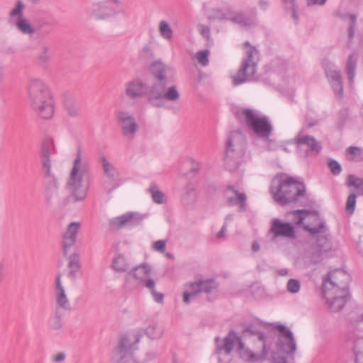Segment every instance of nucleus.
Here are the masks:
<instances>
[{"mask_svg":"<svg viewBox=\"0 0 363 363\" xmlns=\"http://www.w3.org/2000/svg\"><path fill=\"white\" fill-rule=\"evenodd\" d=\"M27 91L30 104L35 113L43 119L54 115V101L46 82L38 77H31L28 82Z\"/></svg>","mask_w":363,"mask_h":363,"instance_id":"1","label":"nucleus"},{"mask_svg":"<svg viewBox=\"0 0 363 363\" xmlns=\"http://www.w3.org/2000/svg\"><path fill=\"white\" fill-rule=\"evenodd\" d=\"M89 162L82 157L81 150L78 149L66 184L67 189L76 201H84L87 196L89 189Z\"/></svg>","mask_w":363,"mask_h":363,"instance_id":"2","label":"nucleus"},{"mask_svg":"<svg viewBox=\"0 0 363 363\" xmlns=\"http://www.w3.org/2000/svg\"><path fill=\"white\" fill-rule=\"evenodd\" d=\"M271 191L276 202L285 205L298 200L304 195L305 186L303 183L287 175L278 177L273 181Z\"/></svg>","mask_w":363,"mask_h":363,"instance_id":"3","label":"nucleus"},{"mask_svg":"<svg viewBox=\"0 0 363 363\" xmlns=\"http://www.w3.org/2000/svg\"><path fill=\"white\" fill-rule=\"evenodd\" d=\"M235 114L237 118L245 123L257 137L267 140L270 136L272 125L265 116L255 110L242 108L237 109Z\"/></svg>","mask_w":363,"mask_h":363,"instance_id":"4","label":"nucleus"},{"mask_svg":"<svg viewBox=\"0 0 363 363\" xmlns=\"http://www.w3.org/2000/svg\"><path fill=\"white\" fill-rule=\"evenodd\" d=\"M245 138L240 131H233L228 137L224 164L229 171L235 170L241 163L245 148Z\"/></svg>","mask_w":363,"mask_h":363,"instance_id":"5","label":"nucleus"},{"mask_svg":"<svg viewBox=\"0 0 363 363\" xmlns=\"http://www.w3.org/2000/svg\"><path fill=\"white\" fill-rule=\"evenodd\" d=\"M219 340V337L215 339L217 344L216 350L217 354L223 352L225 354H230L234 347L237 345L236 351L242 360L249 363H253L259 359L260 355L255 354L246 347L241 337L233 330L230 331L228 335L223 338L222 344L218 343Z\"/></svg>","mask_w":363,"mask_h":363,"instance_id":"6","label":"nucleus"},{"mask_svg":"<svg viewBox=\"0 0 363 363\" xmlns=\"http://www.w3.org/2000/svg\"><path fill=\"white\" fill-rule=\"evenodd\" d=\"M244 45L248 48L246 50V57L242 59L239 70L232 77L234 86L255 79L258 51L255 47L250 46L249 42H245Z\"/></svg>","mask_w":363,"mask_h":363,"instance_id":"7","label":"nucleus"},{"mask_svg":"<svg viewBox=\"0 0 363 363\" xmlns=\"http://www.w3.org/2000/svg\"><path fill=\"white\" fill-rule=\"evenodd\" d=\"M168 82L154 81L147 89L148 101L154 106L161 107L164 101L177 103L180 99V93L176 86H168Z\"/></svg>","mask_w":363,"mask_h":363,"instance_id":"8","label":"nucleus"},{"mask_svg":"<svg viewBox=\"0 0 363 363\" xmlns=\"http://www.w3.org/2000/svg\"><path fill=\"white\" fill-rule=\"evenodd\" d=\"M290 215L296 225H302L303 228L312 235L325 233V223L316 213L308 210H296Z\"/></svg>","mask_w":363,"mask_h":363,"instance_id":"9","label":"nucleus"},{"mask_svg":"<svg viewBox=\"0 0 363 363\" xmlns=\"http://www.w3.org/2000/svg\"><path fill=\"white\" fill-rule=\"evenodd\" d=\"M349 275L341 269L330 272L323 281L322 291L324 297L330 298V291L335 290L342 291L347 289Z\"/></svg>","mask_w":363,"mask_h":363,"instance_id":"10","label":"nucleus"},{"mask_svg":"<svg viewBox=\"0 0 363 363\" xmlns=\"http://www.w3.org/2000/svg\"><path fill=\"white\" fill-rule=\"evenodd\" d=\"M218 283L214 279H200L186 284L184 286V301L190 302L191 298L201 293L211 294L217 291Z\"/></svg>","mask_w":363,"mask_h":363,"instance_id":"11","label":"nucleus"},{"mask_svg":"<svg viewBox=\"0 0 363 363\" xmlns=\"http://www.w3.org/2000/svg\"><path fill=\"white\" fill-rule=\"evenodd\" d=\"M275 329L279 331L277 342V353L289 355L291 359H294L296 351V343L292 332L283 325H277Z\"/></svg>","mask_w":363,"mask_h":363,"instance_id":"12","label":"nucleus"},{"mask_svg":"<svg viewBox=\"0 0 363 363\" xmlns=\"http://www.w3.org/2000/svg\"><path fill=\"white\" fill-rule=\"evenodd\" d=\"M151 272L152 267L150 265L143 264L135 267L129 274H132L134 278L139 280L141 284L150 291L156 302L162 303L164 299V295L155 290V281L152 279L149 278Z\"/></svg>","mask_w":363,"mask_h":363,"instance_id":"13","label":"nucleus"},{"mask_svg":"<svg viewBox=\"0 0 363 363\" xmlns=\"http://www.w3.org/2000/svg\"><path fill=\"white\" fill-rule=\"evenodd\" d=\"M140 335L133 334L130 336H123L121 337L120 344L113 352V359L115 363H136L133 356L126 352L127 350L132 347L131 341H134V344L139 342Z\"/></svg>","mask_w":363,"mask_h":363,"instance_id":"14","label":"nucleus"},{"mask_svg":"<svg viewBox=\"0 0 363 363\" xmlns=\"http://www.w3.org/2000/svg\"><path fill=\"white\" fill-rule=\"evenodd\" d=\"M145 218L146 216L145 214L130 211L110 220L109 226L114 230H119L126 226L135 227L140 225Z\"/></svg>","mask_w":363,"mask_h":363,"instance_id":"15","label":"nucleus"},{"mask_svg":"<svg viewBox=\"0 0 363 363\" xmlns=\"http://www.w3.org/2000/svg\"><path fill=\"white\" fill-rule=\"evenodd\" d=\"M124 94L131 100L143 98L147 94V85L142 79H133L125 83Z\"/></svg>","mask_w":363,"mask_h":363,"instance_id":"16","label":"nucleus"},{"mask_svg":"<svg viewBox=\"0 0 363 363\" xmlns=\"http://www.w3.org/2000/svg\"><path fill=\"white\" fill-rule=\"evenodd\" d=\"M269 233L272 235V240L277 238H286L292 239L296 237L294 227L289 223H285L278 218H273Z\"/></svg>","mask_w":363,"mask_h":363,"instance_id":"17","label":"nucleus"},{"mask_svg":"<svg viewBox=\"0 0 363 363\" xmlns=\"http://www.w3.org/2000/svg\"><path fill=\"white\" fill-rule=\"evenodd\" d=\"M117 121L121 127L123 135L128 139H133L138 129L135 119L128 113L119 111L117 113Z\"/></svg>","mask_w":363,"mask_h":363,"instance_id":"18","label":"nucleus"},{"mask_svg":"<svg viewBox=\"0 0 363 363\" xmlns=\"http://www.w3.org/2000/svg\"><path fill=\"white\" fill-rule=\"evenodd\" d=\"M81 228V223L74 221L70 223L62 236V247L64 254L66 255L70 247L74 245L77 241V236Z\"/></svg>","mask_w":363,"mask_h":363,"instance_id":"19","label":"nucleus"},{"mask_svg":"<svg viewBox=\"0 0 363 363\" xmlns=\"http://www.w3.org/2000/svg\"><path fill=\"white\" fill-rule=\"evenodd\" d=\"M325 72L328 81L337 98H341L343 94V84L340 70L334 68V66L327 67Z\"/></svg>","mask_w":363,"mask_h":363,"instance_id":"20","label":"nucleus"},{"mask_svg":"<svg viewBox=\"0 0 363 363\" xmlns=\"http://www.w3.org/2000/svg\"><path fill=\"white\" fill-rule=\"evenodd\" d=\"M55 152L54 142L52 139L48 140L43 143L41 150V162L44 176H51V160L50 155Z\"/></svg>","mask_w":363,"mask_h":363,"instance_id":"21","label":"nucleus"},{"mask_svg":"<svg viewBox=\"0 0 363 363\" xmlns=\"http://www.w3.org/2000/svg\"><path fill=\"white\" fill-rule=\"evenodd\" d=\"M294 141L298 145H306L311 154L318 155L322 149L320 143L315 138L304 135L302 130L294 138Z\"/></svg>","mask_w":363,"mask_h":363,"instance_id":"22","label":"nucleus"},{"mask_svg":"<svg viewBox=\"0 0 363 363\" xmlns=\"http://www.w3.org/2000/svg\"><path fill=\"white\" fill-rule=\"evenodd\" d=\"M48 179V181L45 185V197L48 203H51L56 201L60 197V184L51 172V176H44Z\"/></svg>","mask_w":363,"mask_h":363,"instance_id":"23","label":"nucleus"},{"mask_svg":"<svg viewBox=\"0 0 363 363\" xmlns=\"http://www.w3.org/2000/svg\"><path fill=\"white\" fill-rule=\"evenodd\" d=\"M227 203L229 206L237 205L240 211L246 210V195L244 193H240L234 189L232 186H228L227 191Z\"/></svg>","mask_w":363,"mask_h":363,"instance_id":"24","label":"nucleus"},{"mask_svg":"<svg viewBox=\"0 0 363 363\" xmlns=\"http://www.w3.org/2000/svg\"><path fill=\"white\" fill-rule=\"evenodd\" d=\"M56 303L59 308L64 310L70 309V303L62 283V274L59 273L56 277V287L55 291Z\"/></svg>","mask_w":363,"mask_h":363,"instance_id":"25","label":"nucleus"},{"mask_svg":"<svg viewBox=\"0 0 363 363\" xmlns=\"http://www.w3.org/2000/svg\"><path fill=\"white\" fill-rule=\"evenodd\" d=\"M116 14L111 7L104 3H96L91 6L90 15L96 20H105Z\"/></svg>","mask_w":363,"mask_h":363,"instance_id":"26","label":"nucleus"},{"mask_svg":"<svg viewBox=\"0 0 363 363\" xmlns=\"http://www.w3.org/2000/svg\"><path fill=\"white\" fill-rule=\"evenodd\" d=\"M329 300L326 297L327 303L329 305L330 309L334 312L340 311L345 306L346 303L347 291H331Z\"/></svg>","mask_w":363,"mask_h":363,"instance_id":"27","label":"nucleus"},{"mask_svg":"<svg viewBox=\"0 0 363 363\" xmlns=\"http://www.w3.org/2000/svg\"><path fill=\"white\" fill-rule=\"evenodd\" d=\"M151 69L155 77V81L168 82L167 74L172 71L170 67L157 61L152 64Z\"/></svg>","mask_w":363,"mask_h":363,"instance_id":"28","label":"nucleus"},{"mask_svg":"<svg viewBox=\"0 0 363 363\" xmlns=\"http://www.w3.org/2000/svg\"><path fill=\"white\" fill-rule=\"evenodd\" d=\"M358 57L356 54H350L347 59L345 72L350 85L354 84L355 70L357 65Z\"/></svg>","mask_w":363,"mask_h":363,"instance_id":"29","label":"nucleus"},{"mask_svg":"<svg viewBox=\"0 0 363 363\" xmlns=\"http://www.w3.org/2000/svg\"><path fill=\"white\" fill-rule=\"evenodd\" d=\"M99 160L105 175L111 179H116L119 177V172L115 166L108 161L104 155H100Z\"/></svg>","mask_w":363,"mask_h":363,"instance_id":"30","label":"nucleus"},{"mask_svg":"<svg viewBox=\"0 0 363 363\" xmlns=\"http://www.w3.org/2000/svg\"><path fill=\"white\" fill-rule=\"evenodd\" d=\"M51 58L50 47L45 43L41 44L36 55L38 63L43 67L47 66Z\"/></svg>","mask_w":363,"mask_h":363,"instance_id":"31","label":"nucleus"},{"mask_svg":"<svg viewBox=\"0 0 363 363\" xmlns=\"http://www.w3.org/2000/svg\"><path fill=\"white\" fill-rule=\"evenodd\" d=\"M130 263L128 259L122 254H118L112 261L111 267L117 272H125L128 270Z\"/></svg>","mask_w":363,"mask_h":363,"instance_id":"32","label":"nucleus"},{"mask_svg":"<svg viewBox=\"0 0 363 363\" xmlns=\"http://www.w3.org/2000/svg\"><path fill=\"white\" fill-rule=\"evenodd\" d=\"M68 260V268L69 271L67 276L69 279H74L77 277V273L81 268L79 255L78 253H74L69 255Z\"/></svg>","mask_w":363,"mask_h":363,"instance_id":"33","label":"nucleus"},{"mask_svg":"<svg viewBox=\"0 0 363 363\" xmlns=\"http://www.w3.org/2000/svg\"><path fill=\"white\" fill-rule=\"evenodd\" d=\"M158 31H159L160 36L163 39H164L167 41H170L172 40L173 35H174V32H173V30H172L171 26L167 21L162 20L159 22Z\"/></svg>","mask_w":363,"mask_h":363,"instance_id":"34","label":"nucleus"},{"mask_svg":"<svg viewBox=\"0 0 363 363\" xmlns=\"http://www.w3.org/2000/svg\"><path fill=\"white\" fill-rule=\"evenodd\" d=\"M196 199L197 194L195 188L191 185L186 186L182 196V203L184 205H191L196 202Z\"/></svg>","mask_w":363,"mask_h":363,"instance_id":"35","label":"nucleus"},{"mask_svg":"<svg viewBox=\"0 0 363 363\" xmlns=\"http://www.w3.org/2000/svg\"><path fill=\"white\" fill-rule=\"evenodd\" d=\"M149 192L150 193L152 201L155 203L162 204L166 202L165 194L160 190L159 187L156 184H151L149 189Z\"/></svg>","mask_w":363,"mask_h":363,"instance_id":"36","label":"nucleus"},{"mask_svg":"<svg viewBox=\"0 0 363 363\" xmlns=\"http://www.w3.org/2000/svg\"><path fill=\"white\" fill-rule=\"evenodd\" d=\"M347 185L349 186H353L356 189L357 195H363L362 178H358L352 174L349 175Z\"/></svg>","mask_w":363,"mask_h":363,"instance_id":"37","label":"nucleus"},{"mask_svg":"<svg viewBox=\"0 0 363 363\" xmlns=\"http://www.w3.org/2000/svg\"><path fill=\"white\" fill-rule=\"evenodd\" d=\"M354 354L355 363H363V337L354 342Z\"/></svg>","mask_w":363,"mask_h":363,"instance_id":"38","label":"nucleus"},{"mask_svg":"<svg viewBox=\"0 0 363 363\" xmlns=\"http://www.w3.org/2000/svg\"><path fill=\"white\" fill-rule=\"evenodd\" d=\"M145 333L151 339H159L162 336L163 330L158 325L152 324L146 328Z\"/></svg>","mask_w":363,"mask_h":363,"instance_id":"39","label":"nucleus"},{"mask_svg":"<svg viewBox=\"0 0 363 363\" xmlns=\"http://www.w3.org/2000/svg\"><path fill=\"white\" fill-rule=\"evenodd\" d=\"M327 231V228L325 227V233H319L320 235L318 236V239L317 241V245L319 248L318 256L321 252H326L330 248V245L328 242V238H326L325 233Z\"/></svg>","mask_w":363,"mask_h":363,"instance_id":"40","label":"nucleus"},{"mask_svg":"<svg viewBox=\"0 0 363 363\" xmlns=\"http://www.w3.org/2000/svg\"><path fill=\"white\" fill-rule=\"evenodd\" d=\"M230 20L242 27L249 26L252 24L251 19L244 13H241L230 17Z\"/></svg>","mask_w":363,"mask_h":363,"instance_id":"41","label":"nucleus"},{"mask_svg":"<svg viewBox=\"0 0 363 363\" xmlns=\"http://www.w3.org/2000/svg\"><path fill=\"white\" fill-rule=\"evenodd\" d=\"M258 339L263 342L262 354L259 356V363H273L272 359L267 357V350L264 342V335L262 333H257Z\"/></svg>","mask_w":363,"mask_h":363,"instance_id":"42","label":"nucleus"},{"mask_svg":"<svg viewBox=\"0 0 363 363\" xmlns=\"http://www.w3.org/2000/svg\"><path fill=\"white\" fill-rule=\"evenodd\" d=\"M347 155L348 160L360 161L362 160V150L357 147H350L347 148Z\"/></svg>","mask_w":363,"mask_h":363,"instance_id":"43","label":"nucleus"},{"mask_svg":"<svg viewBox=\"0 0 363 363\" xmlns=\"http://www.w3.org/2000/svg\"><path fill=\"white\" fill-rule=\"evenodd\" d=\"M16 25L17 28L25 34H32L34 33V29L31 27L30 23L24 18H21L16 21Z\"/></svg>","mask_w":363,"mask_h":363,"instance_id":"44","label":"nucleus"},{"mask_svg":"<svg viewBox=\"0 0 363 363\" xmlns=\"http://www.w3.org/2000/svg\"><path fill=\"white\" fill-rule=\"evenodd\" d=\"M286 289L291 294H297L301 289V283L298 279H290L286 284Z\"/></svg>","mask_w":363,"mask_h":363,"instance_id":"45","label":"nucleus"},{"mask_svg":"<svg viewBox=\"0 0 363 363\" xmlns=\"http://www.w3.org/2000/svg\"><path fill=\"white\" fill-rule=\"evenodd\" d=\"M24 9V4L21 1H18L16 6L12 9L10 13V16L12 18H16L18 20L22 18L23 10Z\"/></svg>","mask_w":363,"mask_h":363,"instance_id":"46","label":"nucleus"},{"mask_svg":"<svg viewBox=\"0 0 363 363\" xmlns=\"http://www.w3.org/2000/svg\"><path fill=\"white\" fill-rule=\"evenodd\" d=\"M140 56L144 60H149L154 57V51L151 43L145 45L140 51Z\"/></svg>","mask_w":363,"mask_h":363,"instance_id":"47","label":"nucleus"},{"mask_svg":"<svg viewBox=\"0 0 363 363\" xmlns=\"http://www.w3.org/2000/svg\"><path fill=\"white\" fill-rule=\"evenodd\" d=\"M67 113L70 117H78L80 115V106L75 102H70L67 104Z\"/></svg>","mask_w":363,"mask_h":363,"instance_id":"48","label":"nucleus"},{"mask_svg":"<svg viewBox=\"0 0 363 363\" xmlns=\"http://www.w3.org/2000/svg\"><path fill=\"white\" fill-rule=\"evenodd\" d=\"M208 55H209V50H204L202 51L197 52L196 53V58L198 60V62L203 66H207L208 64Z\"/></svg>","mask_w":363,"mask_h":363,"instance_id":"49","label":"nucleus"},{"mask_svg":"<svg viewBox=\"0 0 363 363\" xmlns=\"http://www.w3.org/2000/svg\"><path fill=\"white\" fill-rule=\"evenodd\" d=\"M344 18L348 19L349 21V37L352 38L354 34V28L356 26L357 16L354 14H348L345 15Z\"/></svg>","mask_w":363,"mask_h":363,"instance_id":"50","label":"nucleus"},{"mask_svg":"<svg viewBox=\"0 0 363 363\" xmlns=\"http://www.w3.org/2000/svg\"><path fill=\"white\" fill-rule=\"evenodd\" d=\"M356 198H357V194L355 193H352L348 196V198L347 199L346 210L350 214L353 213V212L354 211L355 204H356Z\"/></svg>","mask_w":363,"mask_h":363,"instance_id":"51","label":"nucleus"},{"mask_svg":"<svg viewBox=\"0 0 363 363\" xmlns=\"http://www.w3.org/2000/svg\"><path fill=\"white\" fill-rule=\"evenodd\" d=\"M51 327L55 330H59L62 327V315L58 309L52 320Z\"/></svg>","mask_w":363,"mask_h":363,"instance_id":"52","label":"nucleus"},{"mask_svg":"<svg viewBox=\"0 0 363 363\" xmlns=\"http://www.w3.org/2000/svg\"><path fill=\"white\" fill-rule=\"evenodd\" d=\"M328 167L331 172L334 175H337L341 172L342 168L340 164L336 161L331 160L328 162Z\"/></svg>","mask_w":363,"mask_h":363,"instance_id":"53","label":"nucleus"},{"mask_svg":"<svg viewBox=\"0 0 363 363\" xmlns=\"http://www.w3.org/2000/svg\"><path fill=\"white\" fill-rule=\"evenodd\" d=\"M152 249L155 251L160 252H164L166 249V241L163 240H160L157 241H155L152 244Z\"/></svg>","mask_w":363,"mask_h":363,"instance_id":"54","label":"nucleus"},{"mask_svg":"<svg viewBox=\"0 0 363 363\" xmlns=\"http://www.w3.org/2000/svg\"><path fill=\"white\" fill-rule=\"evenodd\" d=\"M66 355L64 352H59L52 357V362L54 363H60L65 359Z\"/></svg>","mask_w":363,"mask_h":363,"instance_id":"55","label":"nucleus"},{"mask_svg":"<svg viewBox=\"0 0 363 363\" xmlns=\"http://www.w3.org/2000/svg\"><path fill=\"white\" fill-rule=\"evenodd\" d=\"M199 31H200L201 34L203 37H206V38H208L209 37L210 29L207 26H206L204 25H200L199 26Z\"/></svg>","mask_w":363,"mask_h":363,"instance_id":"56","label":"nucleus"},{"mask_svg":"<svg viewBox=\"0 0 363 363\" xmlns=\"http://www.w3.org/2000/svg\"><path fill=\"white\" fill-rule=\"evenodd\" d=\"M308 6H323L327 0H306Z\"/></svg>","mask_w":363,"mask_h":363,"instance_id":"57","label":"nucleus"},{"mask_svg":"<svg viewBox=\"0 0 363 363\" xmlns=\"http://www.w3.org/2000/svg\"><path fill=\"white\" fill-rule=\"evenodd\" d=\"M289 8L293 11V15L294 18H296V14L294 11L295 1L296 0H281Z\"/></svg>","mask_w":363,"mask_h":363,"instance_id":"58","label":"nucleus"},{"mask_svg":"<svg viewBox=\"0 0 363 363\" xmlns=\"http://www.w3.org/2000/svg\"><path fill=\"white\" fill-rule=\"evenodd\" d=\"M215 17L218 19H230L227 15L220 9L215 10Z\"/></svg>","mask_w":363,"mask_h":363,"instance_id":"59","label":"nucleus"},{"mask_svg":"<svg viewBox=\"0 0 363 363\" xmlns=\"http://www.w3.org/2000/svg\"><path fill=\"white\" fill-rule=\"evenodd\" d=\"M227 224L224 223L221 230L216 234V237L219 239L225 237V233L227 229Z\"/></svg>","mask_w":363,"mask_h":363,"instance_id":"60","label":"nucleus"},{"mask_svg":"<svg viewBox=\"0 0 363 363\" xmlns=\"http://www.w3.org/2000/svg\"><path fill=\"white\" fill-rule=\"evenodd\" d=\"M260 249V246H259V244L255 241L253 242L252 245V250L253 252H257L259 251Z\"/></svg>","mask_w":363,"mask_h":363,"instance_id":"61","label":"nucleus"},{"mask_svg":"<svg viewBox=\"0 0 363 363\" xmlns=\"http://www.w3.org/2000/svg\"><path fill=\"white\" fill-rule=\"evenodd\" d=\"M277 272H278L279 275H280V276H286L288 274V269H281Z\"/></svg>","mask_w":363,"mask_h":363,"instance_id":"62","label":"nucleus"},{"mask_svg":"<svg viewBox=\"0 0 363 363\" xmlns=\"http://www.w3.org/2000/svg\"><path fill=\"white\" fill-rule=\"evenodd\" d=\"M259 4L261 7L265 9L268 6V1L267 0H260Z\"/></svg>","mask_w":363,"mask_h":363,"instance_id":"63","label":"nucleus"},{"mask_svg":"<svg viewBox=\"0 0 363 363\" xmlns=\"http://www.w3.org/2000/svg\"><path fill=\"white\" fill-rule=\"evenodd\" d=\"M233 219V216L232 214H229L225 217L224 223H226L228 225V223L232 221Z\"/></svg>","mask_w":363,"mask_h":363,"instance_id":"64","label":"nucleus"}]
</instances>
